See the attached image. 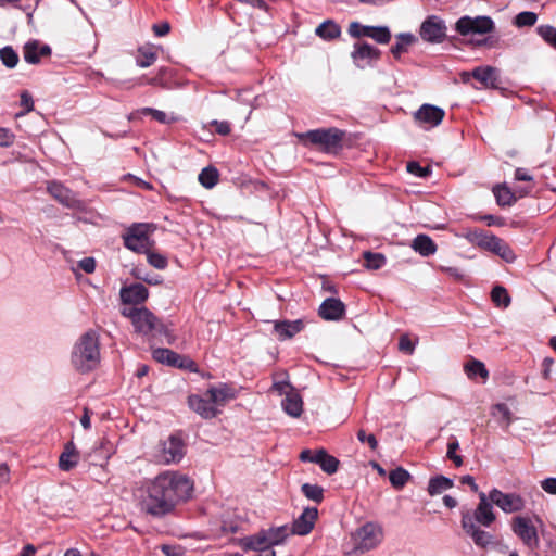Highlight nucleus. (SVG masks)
<instances>
[{"instance_id":"b1692460","label":"nucleus","mask_w":556,"mask_h":556,"mask_svg":"<svg viewBox=\"0 0 556 556\" xmlns=\"http://www.w3.org/2000/svg\"><path fill=\"white\" fill-rule=\"evenodd\" d=\"M467 238L470 242L491 252L498 248L497 244H500L501 240V238L492 233L478 229L468 232Z\"/></svg>"},{"instance_id":"bf43d9fd","label":"nucleus","mask_w":556,"mask_h":556,"mask_svg":"<svg viewBox=\"0 0 556 556\" xmlns=\"http://www.w3.org/2000/svg\"><path fill=\"white\" fill-rule=\"evenodd\" d=\"M210 125L216 134L222 136H227L231 131V126L227 121H212Z\"/></svg>"},{"instance_id":"39448f33","label":"nucleus","mask_w":556,"mask_h":556,"mask_svg":"<svg viewBox=\"0 0 556 556\" xmlns=\"http://www.w3.org/2000/svg\"><path fill=\"white\" fill-rule=\"evenodd\" d=\"M155 229L156 225L153 223H135L130 225L123 235L124 245L137 253L148 252L154 244L150 236Z\"/></svg>"},{"instance_id":"72a5a7b5","label":"nucleus","mask_w":556,"mask_h":556,"mask_svg":"<svg viewBox=\"0 0 556 556\" xmlns=\"http://www.w3.org/2000/svg\"><path fill=\"white\" fill-rule=\"evenodd\" d=\"M412 247L422 256H430L437 252V244L427 235H418L414 239Z\"/></svg>"},{"instance_id":"79ce46f5","label":"nucleus","mask_w":556,"mask_h":556,"mask_svg":"<svg viewBox=\"0 0 556 556\" xmlns=\"http://www.w3.org/2000/svg\"><path fill=\"white\" fill-rule=\"evenodd\" d=\"M491 299L496 306L503 308L508 307L511 302L508 291L502 286H495L492 289Z\"/></svg>"},{"instance_id":"a18cd8bd","label":"nucleus","mask_w":556,"mask_h":556,"mask_svg":"<svg viewBox=\"0 0 556 556\" xmlns=\"http://www.w3.org/2000/svg\"><path fill=\"white\" fill-rule=\"evenodd\" d=\"M0 60L5 67L14 68L18 64L20 56L11 46H5L0 49Z\"/></svg>"},{"instance_id":"393cba45","label":"nucleus","mask_w":556,"mask_h":556,"mask_svg":"<svg viewBox=\"0 0 556 556\" xmlns=\"http://www.w3.org/2000/svg\"><path fill=\"white\" fill-rule=\"evenodd\" d=\"M381 56V51L376 47L363 41L354 45V50L351 53V58L354 62L368 60L377 61Z\"/></svg>"},{"instance_id":"338daca9","label":"nucleus","mask_w":556,"mask_h":556,"mask_svg":"<svg viewBox=\"0 0 556 556\" xmlns=\"http://www.w3.org/2000/svg\"><path fill=\"white\" fill-rule=\"evenodd\" d=\"M555 364L554 358L545 357L542 362V375L544 379H551L552 366Z\"/></svg>"},{"instance_id":"4be33fe9","label":"nucleus","mask_w":556,"mask_h":556,"mask_svg":"<svg viewBox=\"0 0 556 556\" xmlns=\"http://www.w3.org/2000/svg\"><path fill=\"white\" fill-rule=\"evenodd\" d=\"M51 55V48L48 45H40L37 40L25 43L23 48L24 60L29 64H38L42 58Z\"/></svg>"},{"instance_id":"c9c22d12","label":"nucleus","mask_w":556,"mask_h":556,"mask_svg":"<svg viewBox=\"0 0 556 556\" xmlns=\"http://www.w3.org/2000/svg\"><path fill=\"white\" fill-rule=\"evenodd\" d=\"M464 370L469 379H476L480 377L482 381H486L489 378V370L485 365L476 358H471L464 366Z\"/></svg>"},{"instance_id":"bb28decb","label":"nucleus","mask_w":556,"mask_h":556,"mask_svg":"<svg viewBox=\"0 0 556 556\" xmlns=\"http://www.w3.org/2000/svg\"><path fill=\"white\" fill-rule=\"evenodd\" d=\"M314 463L318 464L323 471L328 475L337 472L340 464L334 456L329 455L324 448L317 450L314 453Z\"/></svg>"},{"instance_id":"5701e85b","label":"nucleus","mask_w":556,"mask_h":556,"mask_svg":"<svg viewBox=\"0 0 556 556\" xmlns=\"http://www.w3.org/2000/svg\"><path fill=\"white\" fill-rule=\"evenodd\" d=\"M472 77L483 86L492 89H497L501 84L498 71L492 66L476 67L472 71Z\"/></svg>"},{"instance_id":"774afa93","label":"nucleus","mask_w":556,"mask_h":556,"mask_svg":"<svg viewBox=\"0 0 556 556\" xmlns=\"http://www.w3.org/2000/svg\"><path fill=\"white\" fill-rule=\"evenodd\" d=\"M161 551L166 556H180L181 547L176 545L163 544L161 546Z\"/></svg>"},{"instance_id":"7c9ffc66","label":"nucleus","mask_w":556,"mask_h":556,"mask_svg":"<svg viewBox=\"0 0 556 556\" xmlns=\"http://www.w3.org/2000/svg\"><path fill=\"white\" fill-rule=\"evenodd\" d=\"M269 545L265 535V530L260 531L258 533L250 536H244L239 540V546L244 551H256L264 548Z\"/></svg>"},{"instance_id":"a878e982","label":"nucleus","mask_w":556,"mask_h":556,"mask_svg":"<svg viewBox=\"0 0 556 556\" xmlns=\"http://www.w3.org/2000/svg\"><path fill=\"white\" fill-rule=\"evenodd\" d=\"M492 191L498 206H511L518 200L517 193L513 192L510 188L506 186V184L495 185Z\"/></svg>"},{"instance_id":"dca6fc26","label":"nucleus","mask_w":556,"mask_h":556,"mask_svg":"<svg viewBox=\"0 0 556 556\" xmlns=\"http://www.w3.org/2000/svg\"><path fill=\"white\" fill-rule=\"evenodd\" d=\"M318 518V510L316 507H307L302 514L294 520L292 525V529L290 530L292 534L306 535L308 534Z\"/></svg>"},{"instance_id":"4468645a","label":"nucleus","mask_w":556,"mask_h":556,"mask_svg":"<svg viewBox=\"0 0 556 556\" xmlns=\"http://www.w3.org/2000/svg\"><path fill=\"white\" fill-rule=\"evenodd\" d=\"M445 116V111L432 104H422L415 113L414 118L425 128H432L440 125Z\"/></svg>"},{"instance_id":"473e14b6","label":"nucleus","mask_w":556,"mask_h":556,"mask_svg":"<svg viewBox=\"0 0 556 556\" xmlns=\"http://www.w3.org/2000/svg\"><path fill=\"white\" fill-rule=\"evenodd\" d=\"M315 34L319 38L330 41L340 37L341 28L334 21L327 20L317 26Z\"/></svg>"},{"instance_id":"c03bdc74","label":"nucleus","mask_w":556,"mask_h":556,"mask_svg":"<svg viewBox=\"0 0 556 556\" xmlns=\"http://www.w3.org/2000/svg\"><path fill=\"white\" fill-rule=\"evenodd\" d=\"M497 414L501 416L500 422L502 424L504 429H508L513 422V414H511L510 409L508 408V406L504 403H497V404L493 405L492 406V415L496 416Z\"/></svg>"},{"instance_id":"37998d69","label":"nucleus","mask_w":556,"mask_h":556,"mask_svg":"<svg viewBox=\"0 0 556 556\" xmlns=\"http://www.w3.org/2000/svg\"><path fill=\"white\" fill-rule=\"evenodd\" d=\"M409 478V472L402 467H397L396 469L391 470L389 473V480L391 484L397 490L402 489L407 483Z\"/></svg>"},{"instance_id":"de8ad7c7","label":"nucleus","mask_w":556,"mask_h":556,"mask_svg":"<svg viewBox=\"0 0 556 556\" xmlns=\"http://www.w3.org/2000/svg\"><path fill=\"white\" fill-rule=\"evenodd\" d=\"M369 38L380 45H387L391 40V31L387 26H372Z\"/></svg>"},{"instance_id":"ddd939ff","label":"nucleus","mask_w":556,"mask_h":556,"mask_svg":"<svg viewBox=\"0 0 556 556\" xmlns=\"http://www.w3.org/2000/svg\"><path fill=\"white\" fill-rule=\"evenodd\" d=\"M491 503L500 507L504 513L511 514L521 511L525 508V500L517 493H504L493 489L489 493Z\"/></svg>"},{"instance_id":"680f3d73","label":"nucleus","mask_w":556,"mask_h":556,"mask_svg":"<svg viewBox=\"0 0 556 556\" xmlns=\"http://www.w3.org/2000/svg\"><path fill=\"white\" fill-rule=\"evenodd\" d=\"M78 267L87 274H92L96 269V261L93 257H85L79 261Z\"/></svg>"},{"instance_id":"9d476101","label":"nucleus","mask_w":556,"mask_h":556,"mask_svg":"<svg viewBox=\"0 0 556 556\" xmlns=\"http://www.w3.org/2000/svg\"><path fill=\"white\" fill-rule=\"evenodd\" d=\"M47 192L60 204L72 210H81L84 203L74 191L63 184L52 180L47 182Z\"/></svg>"},{"instance_id":"9b49d317","label":"nucleus","mask_w":556,"mask_h":556,"mask_svg":"<svg viewBox=\"0 0 556 556\" xmlns=\"http://www.w3.org/2000/svg\"><path fill=\"white\" fill-rule=\"evenodd\" d=\"M152 356L156 362L161 364H166L179 369H187L189 371L198 370L197 363L193 359L188 356L180 355L169 349H155L152 353Z\"/></svg>"},{"instance_id":"864d4df0","label":"nucleus","mask_w":556,"mask_h":556,"mask_svg":"<svg viewBox=\"0 0 556 556\" xmlns=\"http://www.w3.org/2000/svg\"><path fill=\"white\" fill-rule=\"evenodd\" d=\"M147 254L148 263L157 269H164L167 266V258L156 252H152L151 249L148 250V252H144Z\"/></svg>"},{"instance_id":"5fc2aeb1","label":"nucleus","mask_w":556,"mask_h":556,"mask_svg":"<svg viewBox=\"0 0 556 556\" xmlns=\"http://www.w3.org/2000/svg\"><path fill=\"white\" fill-rule=\"evenodd\" d=\"M498 248H495L494 252L496 255L501 256L506 262H513L515 260V254L513 250L509 248L507 243L504 242V240H500V244H497Z\"/></svg>"},{"instance_id":"8fccbe9b","label":"nucleus","mask_w":556,"mask_h":556,"mask_svg":"<svg viewBox=\"0 0 556 556\" xmlns=\"http://www.w3.org/2000/svg\"><path fill=\"white\" fill-rule=\"evenodd\" d=\"M536 33L544 39L545 42L556 48V28L552 25H540Z\"/></svg>"},{"instance_id":"a19ab883","label":"nucleus","mask_w":556,"mask_h":556,"mask_svg":"<svg viewBox=\"0 0 556 556\" xmlns=\"http://www.w3.org/2000/svg\"><path fill=\"white\" fill-rule=\"evenodd\" d=\"M301 491L306 498L317 504L324 501V489L318 484L303 483Z\"/></svg>"},{"instance_id":"1a4fd4ad","label":"nucleus","mask_w":556,"mask_h":556,"mask_svg":"<svg viewBox=\"0 0 556 556\" xmlns=\"http://www.w3.org/2000/svg\"><path fill=\"white\" fill-rule=\"evenodd\" d=\"M460 522L465 533L472 539L473 543L478 547L486 549L489 546L493 545V535L488 531L480 529V527L473 522L471 513L469 510L462 513Z\"/></svg>"},{"instance_id":"09e8293b","label":"nucleus","mask_w":556,"mask_h":556,"mask_svg":"<svg viewBox=\"0 0 556 556\" xmlns=\"http://www.w3.org/2000/svg\"><path fill=\"white\" fill-rule=\"evenodd\" d=\"M536 20L538 15L534 12L523 11L515 16L514 24L519 28L530 27L536 23Z\"/></svg>"},{"instance_id":"f3484780","label":"nucleus","mask_w":556,"mask_h":556,"mask_svg":"<svg viewBox=\"0 0 556 556\" xmlns=\"http://www.w3.org/2000/svg\"><path fill=\"white\" fill-rule=\"evenodd\" d=\"M188 405L204 419L214 418L219 413L205 394L203 396L198 394L190 395L188 397Z\"/></svg>"},{"instance_id":"ea45409f","label":"nucleus","mask_w":556,"mask_h":556,"mask_svg":"<svg viewBox=\"0 0 556 556\" xmlns=\"http://www.w3.org/2000/svg\"><path fill=\"white\" fill-rule=\"evenodd\" d=\"M289 534H292L288 527L271 528L265 530V535L269 545H278L285 541Z\"/></svg>"},{"instance_id":"2f4dec72","label":"nucleus","mask_w":556,"mask_h":556,"mask_svg":"<svg viewBox=\"0 0 556 556\" xmlns=\"http://www.w3.org/2000/svg\"><path fill=\"white\" fill-rule=\"evenodd\" d=\"M136 63L140 67H149L154 64L157 59V48L155 46H143L138 48L135 55Z\"/></svg>"},{"instance_id":"13d9d810","label":"nucleus","mask_w":556,"mask_h":556,"mask_svg":"<svg viewBox=\"0 0 556 556\" xmlns=\"http://www.w3.org/2000/svg\"><path fill=\"white\" fill-rule=\"evenodd\" d=\"M399 350L404 354L412 355L415 350V343L407 334H402L399 340Z\"/></svg>"},{"instance_id":"49530a36","label":"nucleus","mask_w":556,"mask_h":556,"mask_svg":"<svg viewBox=\"0 0 556 556\" xmlns=\"http://www.w3.org/2000/svg\"><path fill=\"white\" fill-rule=\"evenodd\" d=\"M364 257V266L368 269H379L386 264V257L381 253H374L370 251H366L363 254Z\"/></svg>"},{"instance_id":"aec40b11","label":"nucleus","mask_w":556,"mask_h":556,"mask_svg":"<svg viewBox=\"0 0 556 556\" xmlns=\"http://www.w3.org/2000/svg\"><path fill=\"white\" fill-rule=\"evenodd\" d=\"M185 455V444L177 435H170L163 444V460L167 464L179 462Z\"/></svg>"},{"instance_id":"7ed1b4c3","label":"nucleus","mask_w":556,"mask_h":556,"mask_svg":"<svg viewBox=\"0 0 556 556\" xmlns=\"http://www.w3.org/2000/svg\"><path fill=\"white\" fill-rule=\"evenodd\" d=\"M300 142L328 154H337L343 148L345 131L336 127L318 128L298 134Z\"/></svg>"},{"instance_id":"f03ea898","label":"nucleus","mask_w":556,"mask_h":556,"mask_svg":"<svg viewBox=\"0 0 556 556\" xmlns=\"http://www.w3.org/2000/svg\"><path fill=\"white\" fill-rule=\"evenodd\" d=\"M71 362L76 370L88 372L93 370L100 362L99 337L93 330L85 332L75 343Z\"/></svg>"},{"instance_id":"20e7f679","label":"nucleus","mask_w":556,"mask_h":556,"mask_svg":"<svg viewBox=\"0 0 556 556\" xmlns=\"http://www.w3.org/2000/svg\"><path fill=\"white\" fill-rule=\"evenodd\" d=\"M123 315L131 320L136 332L142 336L152 338L168 336L167 327L147 307L124 309Z\"/></svg>"},{"instance_id":"4d7b16f0","label":"nucleus","mask_w":556,"mask_h":556,"mask_svg":"<svg viewBox=\"0 0 556 556\" xmlns=\"http://www.w3.org/2000/svg\"><path fill=\"white\" fill-rule=\"evenodd\" d=\"M357 439L362 443H367L371 451H376L378 447V441L372 433L367 434L365 430L359 429L357 431Z\"/></svg>"},{"instance_id":"c756f323","label":"nucleus","mask_w":556,"mask_h":556,"mask_svg":"<svg viewBox=\"0 0 556 556\" xmlns=\"http://www.w3.org/2000/svg\"><path fill=\"white\" fill-rule=\"evenodd\" d=\"M172 77V70L169 67H160L156 74L151 78L142 76L139 85H150L154 87H161L163 89L169 88V78Z\"/></svg>"},{"instance_id":"f704fd0d","label":"nucleus","mask_w":556,"mask_h":556,"mask_svg":"<svg viewBox=\"0 0 556 556\" xmlns=\"http://www.w3.org/2000/svg\"><path fill=\"white\" fill-rule=\"evenodd\" d=\"M396 40L391 47V53L395 59H400L403 53L407 52L408 47L417 41V38L413 34L402 33L396 35Z\"/></svg>"},{"instance_id":"69168bd1","label":"nucleus","mask_w":556,"mask_h":556,"mask_svg":"<svg viewBox=\"0 0 556 556\" xmlns=\"http://www.w3.org/2000/svg\"><path fill=\"white\" fill-rule=\"evenodd\" d=\"M152 30L155 34V36L162 37L169 33L170 25L167 22H162L160 24H154L152 26Z\"/></svg>"},{"instance_id":"e2e57ef3","label":"nucleus","mask_w":556,"mask_h":556,"mask_svg":"<svg viewBox=\"0 0 556 556\" xmlns=\"http://www.w3.org/2000/svg\"><path fill=\"white\" fill-rule=\"evenodd\" d=\"M480 220H483L486 223L488 226H504L505 219L501 216L495 215H483L480 217Z\"/></svg>"},{"instance_id":"412c9836","label":"nucleus","mask_w":556,"mask_h":556,"mask_svg":"<svg viewBox=\"0 0 556 556\" xmlns=\"http://www.w3.org/2000/svg\"><path fill=\"white\" fill-rule=\"evenodd\" d=\"M148 288L139 282L121 289V299L125 304H141L148 299Z\"/></svg>"},{"instance_id":"052dcab7","label":"nucleus","mask_w":556,"mask_h":556,"mask_svg":"<svg viewBox=\"0 0 556 556\" xmlns=\"http://www.w3.org/2000/svg\"><path fill=\"white\" fill-rule=\"evenodd\" d=\"M15 140V135L4 127H0V147H10Z\"/></svg>"},{"instance_id":"603ef678","label":"nucleus","mask_w":556,"mask_h":556,"mask_svg":"<svg viewBox=\"0 0 556 556\" xmlns=\"http://www.w3.org/2000/svg\"><path fill=\"white\" fill-rule=\"evenodd\" d=\"M372 26L362 25L358 22H352L349 25L348 33L353 38L368 37Z\"/></svg>"},{"instance_id":"6ab92c4d","label":"nucleus","mask_w":556,"mask_h":556,"mask_svg":"<svg viewBox=\"0 0 556 556\" xmlns=\"http://www.w3.org/2000/svg\"><path fill=\"white\" fill-rule=\"evenodd\" d=\"M318 314L325 320H339L345 314V305L339 299L328 298L319 306Z\"/></svg>"},{"instance_id":"58836bf2","label":"nucleus","mask_w":556,"mask_h":556,"mask_svg":"<svg viewBox=\"0 0 556 556\" xmlns=\"http://www.w3.org/2000/svg\"><path fill=\"white\" fill-rule=\"evenodd\" d=\"M199 182L206 189H211L217 185L219 179L218 170L213 166L204 167L199 174Z\"/></svg>"},{"instance_id":"423d86ee","label":"nucleus","mask_w":556,"mask_h":556,"mask_svg":"<svg viewBox=\"0 0 556 556\" xmlns=\"http://www.w3.org/2000/svg\"><path fill=\"white\" fill-rule=\"evenodd\" d=\"M511 530L522 544L531 552L540 547L539 528L533 520L525 516H516L511 520Z\"/></svg>"},{"instance_id":"3c124183","label":"nucleus","mask_w":556,"mask_h":556,"mask_svg":"<svg viewBox=\"0 0 556 556\" xmlns=\"http://www.w3.org/2000/svg\"><path fill=\"white\" fill-rule=\"evenodd\" d=\"M142 114L150 115L153 119L162 124H170L176 122L175 117L168 116L165 112L152 108H144L142 110Z\"/></svg>"},{"instance_id":"6e6552de","label":"nucleus","mask_w":556,"mask_h":556,"mask_svg":"<svg viewBox=\"0 0 556 556\" xmlns=\"http://www.w3.org/2000/svg\"><path fill=\"white\" fill-rule=\"evenodd\" d=\"M382 540L381 529L374 523H366L361 527L355 535V551L365 553L375 548Z\"/></svg>"},{"instance_id":"c85d7f7f","label":"nucleus","mask_w":556,"mask_h":556,"mask_svg":"<svg viewBox=\"0 0 556 556\" xmlns=\"http://www.w3.org/2000/svg\"><path fill=\"white\" fill-rule=\"evenodd\" d=\"M79 459V453L76 451L73 442L66 443L63 453L59 458V467L64 471L73 469Z\"/></svg>"},{"instance_id":"0eeeda50","label":"nucleus","mask_w":556,"mask_h":556,"mask_svg":"<svg viewBox=\"0 0 556 556\" xmlns=\"http://www.w3.org/2000/svg\"><path fill=\"white\" fill-rule=\"evenodd\" d=\"M455 30L462 36L471 34L485 35L495 30V23L490 16H462L455 23Z\"/></svg>"},{"instance_id":"6e6d98bb","label":"nucleus","mask_w":556,"mask_h":556,"mask_svg":"<svg viewBox=\"0 0 556 556\" xmlns=\"http://www.w3.org/2000/svg\"><path fill=\"white\" fill-rule=\"evenodd\" d=\"M406 167L408 173L421 178L429 176L431 173V168L429 166L422 167L418 162L415 161L408 162Z\"/></svg>"},{"instance_id":"2eb2a0df","label":"nucleus","mask_w":556,"mask_h":556,"mask_svg":"<svg viewBox=\"0 0 556 556\" xmlns=\"http://www.w3.org/2000/svg\"><path fill=\"white\" fill-rule=\"evenodd\" d=\"M488 500L490 498L485 493H479V504L473 515H471L476 525L479 523L483 527H490L496 519L492 504Z\"/></svg>"},{"instance_id":"e433bc0d","label":"nucleus","mask_w":556,"mask_h":556,"mask_svg":"<svg viewBox=\"0 0 556 556\" xmlns=\"http://www.w3.org/2000/svg\"><path fill=\"white\" fill-rule=\"evenodd\" d=\"M454 482L452 479L444 476H435L429 480L428 493L433 496L441 494L443 491L453 488Z\"/></svg>"},{"instance_id":"f8f14e48","label":"nucleus","mask_w":556,"mask_h":556,"mask_svg":"<svg viewBox=\"0 0 556 556\" xmlns=\"http://www.w3.org/2000/svg\"><path fill=\"white\" fill-rule=\"evenodd\" d=\"M445 22L437 15L428 16L420 26V37L430 43H441L446 38Z\"/></svg>"},{"instance_id":"a211bd4d","label":"nucleus","mask_w":556,"mask_h":556,"mask_svg":"<svg viewBox=\"0 0 556 556\" xmlns=\"http://www.w3.org/2000/svg\"><path fill=\"white\" fill-rule=\"evenodd\" d=\"M305 328L303 319L277 320L274 323V333L280 341L292 339Z\"/></svg>"},{"instance_id":"f257e3e1","label":"nucleus","mask_w":556,"mask_h":556,"mask_svg":"<svg viewBox=\"0 0 556 556\" xmlns=\"http://www.w3.org/2000/svg\"><path fill=\"white\" fill-rule=\"evenodd\" d=\"M193 482L177 471H164L141 488L138 506L152 518L173 515L177 506L190 498Z\"/></svg>"},{"instance_id":"0e129e2a","label":"nucleus","mask_w":556,"mask_h":556,"mask_svg":"<svg viewBox=\"0 0 556 556\" xmlns=\"http://www.w3.org/2000/svg\"><path fill=\"white\" fill-rule=\"evenodd\" d=\"M542 489L548 493L556 495V478H546L541 481Z\"/></svg>"},{"instance_id":"4c0bfd02","label":"nucleus","mask_w":556,"mask_h":556,"mask_svg":"<svg viewBox=\"0 0 556 556\" xmlns=\"http://www.w3.org/2000/svg\"><path fill=\"white\" fill-rule=\"evenodd\" d=\"M205 395L210 397L214 406L224 405L228 399L233 397L230 389L226 386L220 388L212 387L205 392Z\"/></svg>"},{"instance_id":"cd10ccee","label":"nucleus","mask_w":556,"mask_h":556,"mask_svg":"<svg viewBox=\"0 0 556 556\" xmlns=\"http://www.w3.org/2000/svg\"><path fill=\"white\" fill-rule=\"evenodd\" d=\"M283 410L291 417H300L303 412V401L300 394L289 392L281 402Z\"/></svg>"}]
</instances>
